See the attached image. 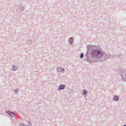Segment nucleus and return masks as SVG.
I'll use <instances>...</instances> for the list:
<instances>
[{"label":"nucleus","instance_id":"obj_15","mask_svg":"<svg viewBox=\"0 0 126 126\" xmlns=\"http://www.w3.org/2000/svg\"><path fill=\"white\" fill-rule=\"evenodd\" d=\"M28 123H29V124H31V121H29Z\"/></svg>","mask_w":126,"mask_h":126},{"label":"nucleus","instance_id":"obj_7","mask_svg":"<svg viewBox=\"0 0 126 126\" xmlns=\"http://www.w3.org/2000/svg\"><path fill=\"white\" fill-rule=\"evenodd\" d=\"M19 7L20 9L22 11H23L24 10V7H23V5L21 4H20L19 5Z\"/></svg>","mask_w":126,"mask_h":126},{"label":"nucleus","instance_id":"obj_4","mask_svg":"<svg viewBox=\"0 0 126 126\" xmlns=\"http://www.w3.org/2000/svg\"><path fill=\"white\" fill-rule=\"evenodd\" d=\"M57 71L58 72H63L64 71V69L62 67H59L57 69Z\"/></svg>","mask_w":126,"mask_h":126},{"label":"nucleus","instance_id":"obj_5","mask_svg":"<svg viewBox=\"0 0 126 126\" xmlns=\"http://www.w3.org/2000/svg\"><path fill=\"white\" fill-rule=\"evenodd\" d=\"M119 98L118 96L115 95L113 97V100L115 101H117L119 100Z\"/></svg>","mask_w":126,"mask_h":126},{"label":"nucleus","instance_id":"obj_8","mask_svg":"<svg viewBox=\"0 0 126 126\" xmlns=\"http://www.w3.org/2000/svg\"><path fill=\"white\" fill-rule=\"evenodd\" d=\"M12 68L11 69L13 71H15L17 70L18 69V67L15 65H13L12 66Z\"/></svg>","mask_w":126,"mask_h":126},{"label":"nucleus","instance_id":"obj_14","mask_svg":"<svg viewBox=\"0 0 126 126\" xmlns=\"http://www.w3.org/2000/svg\"><path fill=\"white\" fill-rule=\"evenodd\" d=\"M24 126H32V124H28L27 125H24Z\"/></svg>","mask_w":126,"mask_h":126},{"label":"nucleus","instance_id":"obj_12","mask_svg":"<svg viewBox=\"0 0 126 126\" xmlns=\"http://www.w3.org/2000/svg\"><path fill=\"white\" fill-rule=\"evenodd\" d=\"M19 90L18 89H16L14 90V92L16 93H17L18 92Z\"/></svg>","mask_w":126,"mask_h":126},{"label":"nucleus","instance_id":"obj_11","mask_svg":"<svg viewBox=\"0 0 126 126\" xmlns=\"http://www.w3.org/2000/svg\"><path fill=\"white\" fill-rule=\"evenodd\" d=\"M120 75L121 76V79L122 78H123V77H124L123 76V75H124V74H122V72H121L120 73Z\"/></svg>","mask_w":126,"mask_h":126},{"label":"nucleus","instance_id":"obj_16","mask_svg":"<svg viewBox=\"0 0 126 126\" xmlns=\"http://www.w3.org/2000/svg\"><path fill=\"white\" fill-rule=\"evenodd\" d=\"M123 126H126V125H124Z\"/></svg>","mask_w":126,"mask_h":126},{"label":"nucleus","instance_id":"obj_9","mask_svg":"<svg viewBox=\"0 0 126 126\" xmlns=\"http://www.w3.org/2000/svg\"><path fill=\"white\" fill-rule=\"evenodd\" d=\"M88 93L87 91L85 90H84L82 92V94L84 95L85 96L87 95Z\"/></svg>","mask_w":126,"mask_h":126},{"label":"nucleus","instance_id":"obj_3","mask_svg":"<svg viewBox=\"0 0 126 126\" xmlns=\"http://www.w3.org/2000/svg\"><path fill=\"white\" fill-rule=\"evenodd\" d=\"M65 88V85H60L58 88V90H60L63 89H64Z\"/></svg>","mask_w":126,"mask_h":126},{"label":"nucleus","instance_id":"obj_2","mask_svg":"<svg viewBox=\"0 0 126 126\" xmlns=\"http://www.w3.org/2000/svg\"><path fill=\"white\" fill-rule=\"evenodd\" d=\"M6 112L11 117H13L14 115V114L13 112L11 111L10 110L6 111Z\"/></svg>","mask_w":126,"mask_h":126},{"label":"nucleus","instance_id":"obj_1","mask_svg":"<svg viewBox=\"0 0 126 126\" xmlns=\"http://www.w3.org/2000/svg\"><path fill=\"white\" fill-rule=\"evenodd\" d=\"M97 46L88 45L87 47V51L85 55L84 61H86L92 63V60L93 58L96 59L95 62L104 61L107 60L108 58H110L111 56L110 54H104L103 51L101 49H98Z\"/></svg>","mask_w":126,"mask_h":126},{"label":"nucleus","instance_id":"obj_13","mask_svg":"<svg viewBox=\"0 0 126 126\" xmlns=\"http://www.w3.org/2000/svg\"><path fill=\"white\" fill-rule=\"evenodd\" d=\"M24 124L23 123H21L20 124V126H24Z\"/></svg>","mask_w":126,"mask_h":126},{"label":"nucleus","instance_id":"obj_10","mask_svg":"<svg viewBox=\"0 0 126 126\" xmlns=\"http://www.w3.org/2000/svg\"><path fill=\"white\" fill-rule=\"evenodd\" d=\"M84 57V54L83 53H81L80 55V59H82Z\"/></svg>","mask_w":126,"mask_h":126},{"label":"nucleus","instance_id":"obj_6","mask_svg":"<svg viewBox=\"0 0 126 126\" xmlns=\"http://www.w3.org/2000/svg\"><path fill=\"white\" fill-rule=\"evenodd\" d=\"M74 38L72 37L70 38L68 40V42L69 44H71L73 42Z\"/></svg>","mask_w":126,"mask_h":126}]
</instances>
